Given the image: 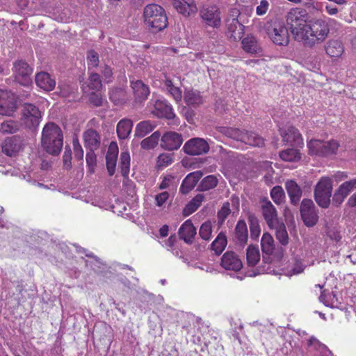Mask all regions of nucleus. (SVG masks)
<instances>
[{
    "label": "nucleus",
    "instance_id": "4be33fe9",
    "mask_svg": "<svg viewBox=\"0 0 356 356\" xmlns=\"http://www.w3.org/2000/svg\"><path fill=\"white\" fill-rule=\"evenodd\" d=\"M118 155V146L115 142H111L106 154V168L109 175H114Z\"/></svg>",
    "mask_w": 356,
    "mask_h": 356
},
{
    "label": "nucleus",
    "instance_id": "0e129e2a",
    "mask_svg": "<svg viewBox=\"0 0 356 356\" xmlns=\"http://www.w3.org/2000/svg\"><path fill=\"white\" fill-rule=\"evenodd\" d=\"M229 213H230L229 203L225 202L223 204L220 210L218 213V218L220 220H221L222 221H223L227 217V216L229 214Z\"/></svg>",
    "mask_w": 356,
    "mask_h": 356
},
{
    "label": "nucleus",
    "instance_id": "2f4dec72",
    "mask_svg": "<svg viewBox=\"0 0 356 356\" xmlns=\"http://www.w3.org/2000/svg\"><path fill=\"white\" fill-rule=\"evenodd\" d=\"M156 127V123L150 120H144L140 122L136 127L135 134H160L159 131H154Z\"/></svg>",
    "mask_w": 356,
    "mask_h": 356
},
{
    "label": "nucleus",
    "instance_id": "8fccbe9b",
    "mask_svg": "<svg viewBox=\"0 0 356 356\" xmlns=\"http://www.w3.org/2000/svg\"><path fill=\"white\" fill-rule=\"evenodd\" d=\"M88 69L90 72L92 69L98 67L99 60V55L95 50H90L87 54Z\"/></svg>",
    "mask_w": 356,
    "mask_h": 356
},
{
    "label": "nucleus",
    "instance_id": "473e14b6",
    "mask_svg": "<svg viewBox=\"0 0 356 356\" xmlns=\"http://www.w3.org/2000/svg\"><path fill=\"white\" fill-rule=\"evenodd\" d=\"M184 101L188 106L196 107L202 104V97L197 90H188L185 92Z\"/></svg>",
    "mask_w": 356,
    "mask_h": 356
},
{
    "label": "nucleus",
    "instance_id": "79ce46f5",
    "mask_svg": "<svg viewBox=\"0 0 356 356\" xmlns=\"http://www.w3.org/2000/svg\"><path fill=\"white\" fill-rule=\"evenodd\" d=\"M270 228L275 229L276 238L282 245H286L288 243L289 236L285 225L283 223L278 222L277 225L270 227Z\"/></svg>",
    "mask_w": 356,
    "mask_h": 356
},
{
    "label": "nucleus",
    "instance_id": "9d476101",
    "mask_svg": "<svg viewBox=\"0 0 356 356\" xmlns=\"http://www.w3.org/2000/svg\"><path fill=\"white\" fill-rule=\"evenodd\" d=\"M232 17L226 19V35L232 41H238L243 36L244 26L237 19L238 10H232Z\"/></svg>",
    "mask_w": 356,
    "mask_h": 356
},
{
    "label": "nucleus",
    "instance_id": "de8ad7c7",
    "mask_svg": "<svg viewBox=\"0 0 356 356\" xmlns=\"http://www.w3.org/2000/svg\"><path fill=\"white\" fill-rule=\"evenodd\" d=\"M132 128V120L124 118L121 120L117 124V134H131Z\"/></svg>",
    "mask_w": 356,
    "mask_h": 356
},
{
    "label": "nucleus",
    "instance_id": "37998d69",
    "mask_svg": "<svg viewBox=\"0 0 356 356\" xmlns=\"http://www.w3.org/2000/svg\"><path fill=\"white\" fill-rule=\"evenodd\" d=\"M243 48L245 51L254 54L257 51V42L254 37L248 36L242 40Z\"/></svg>",
    "mask_w": 356,
    "mask_h": 356
},
{
    "label": "nucleus",
    "instance_id": "a211bd4d",
    "mask_svg": "<svg viewBox=\"0 0 356 356\" xmlns=\"http://www.w3.org/2000/svg\"><path fill=\"white\" fill-rule=\"evenodd\" d=\"M175 10L185 17L197 13L198 9L194 0H172Z\"/></svg>",
    "mask_w": 356,
    "mask_h": 356
},
{
    "label": "nucleus",
    "instance_id": "7c9ffc66",
    "mask_svg": "<svg viewBox=\"0 0 356 356\" xmlns=\"http://www.w3.org/2000/svg\"><path fill=\"white\" fill-rule=\"evenodd\" d=\"M325 51L330 57L339 58L343 53V46L341 42L339 40H330L327 43Z\"/></svg>",
    "mask_w": 356,
    "mask_h": 356
},
{
    "label": "nucleus",
    "instance_id": "423d86ee",
    "mask_svg": "<svg viewBox=\"0 0 356 356\" xmlns=\"http://www.w3.org/2000/svg\"><path fill=\"white\" fill-rule=\"evenodd\" d=\"M41 118V113L37 106L32 104L23 105L21 120L29 131H37Z\"/></svg>",
    "mask_w": 356,
    "mask_h": 356
},
{
    "label": "nucleus",
    "instance_id": "052dcab7",
    "mask_svg": "<svg viewBox=\"0 0 356 356\" xmlns=\"http://www.w3.org/2000/svg\"><path fill=\"white\" fill-rule=\"evenodd\" d=\"M86 160L89 171L93 172L97 161L95 154L93 152H87Z\"/></svg>",
    "mask_w": 356,
    "mask_h": 356
},
{
    "label": "nucleus",
    "instance_id": "13d9d810",
    "mask_svg": "<svg viewBox=\"0 0 356 356\" xmlns=\"http://www.w3.org/2000/svg\"><path fill=\"white\" fill-rule=\"evenodd\" d=\"M42 134H62V130L58 124L49 122L44 125Z\"/></svg>",
    "mask_w": 356,
    "mask_h": 356
},
{
    "label": "nucleus",
    "instance_id": "dca6fc26",
    "mask_svg": "<svg viewBox=\"0 0 356 356\" xmlns=\"http://www.w3.org/2000/svg\"><path fill=\"white\" fill-rule=\"evenodd\" d=\"M355 188H356V177L342 183L333 195V204L337 206L340 205Z\"/></svg>",
    "mask_w": 356,
    "mask_h": 356
},
{
    "label": "nucleus",
    "instance_id": "680f3d73",
    "mask_svg": "<svg viewBox=\"0 0 356 356\" xmlns=\"http://www.w3.org/2000/svg\"><path fill=\"white\" fill-rule=\"evenodd\" d=\"M73 148L74 152L75 157L78 159H82L83 157V150L79 143V140L76 136L72 139Z\"/></svg>",
    "mask_w": 356,
    "mask_h": 356
},
{
    "label": "nucleus",
    "instance_id": "c85d7f7f",
    "mask_svg": "<svg viewBox=\"0 0 356 356\" xmlns=\"http://www.w3.org/2000/svg\"><path fill=\"white\" fill-rule=\"evenodd\" d=\"M285 186L291 202L296 204L300 201L302 195L300 186L293 180H288Z\"/></svg>",
    "mask_w": 356,
    "mask_h": 356
},
{
    "label": "nucleus",
    "instance_id": "39448f33",
    "mask_svg": "<svg viewBox=\"0 0 356 356\" xmlns=\"http://www.w3.org/2000/svg\"><path fill=\"white\" fill-rule=\"evenodd\" d=\"M332 191V179L327 177H322L317 183L314 191L315 200L321 207H329Z\"/></svg>",
    "mask_w": 356,
    "mask_h": 356
},
{
    "label": "nucleus",
    "instance_id": "0eeeda50",
    "mask_svg": "<svg viewBox=\"0 0 356 356\" xmlns=\"http://www.w3.org/2000/svg\"><path fill=\"white\" fill-rule=\"evenodd\" d=\"M310 154L326 156L334 153L338 149V143L335 140L310 139L307 143Z\"/></svg>",
    "mask_w": 356,
    "mask_h": 356
},
{
    "label": "nucleus",
    "instance_id": "a19ab883",
    "mask_svg": "<svg viewBox=\"0 0 356 356\" xmlns=\"http://www.w3.org/2000/svg\"><path fill=\"white\" fill-rule=\"evenodd\" d=\"M227 243V241L225 235L220 233L211 244L212 250H214L217 254H220L225 248Z\"/></svg>",
    "mask_w": 356,
    "mask_h": 356
},
{
    "label": "nucleus",
    "instance_id": "774afa93",
    "mask_svg": "<svg viewBox=\"0 0 356 356\" xmlns=\"http://www.w3.org/2000/svg\"><path fill=\"white\" fill-rule=\"evenodd\" d=\"M168 92L171 95V96L174 98L176 102L181 101L182 98V94L181 90L178 87L174 86L171 88Z\"/></svg>",
    "mask_w": 356,
    "mask_h": 356
},
{
    "label": "nucleus",
    "instance_id": "c03bdc74",
    "mask_svg": "<svg viewBox=\"0 0 356 356\" xmlns=\"http://www.w3.org/2000/svg\"><path fill=\"white\" fill-rule=\"evenodd\" d=\"M217 184L218 179L214 175H209L202 180L198 187L200 191H208L216 187Z\"/></svg>",
    "mask_w": 356,
    "mask_h": 356
},
{
    "label": "nucleus",
    "instance_id": "393cba45",
    "mask_svg": "<svg viewBox=\"0 0 356 356\" xmlns=\"http://www.w3.org/2000/svg\"><path fill=\"white\" fill-rule=\"evenodd\" d=\"M110 100L116 106H122L129 99L127 91L122 88H113L108 92Z\"/></svg>",
    "mask_w": 356,
    "mask_h": 356
},
{
    "label": "nucleus",
    "instance_id": "603ef678",
    "mask_svg": "<svg viewBox=\"0 0 356 356\" xmlns=\"http://www.w3.org/2000/svg\"><path fill=\"white\" fill-rule=\"evenodd\" d=\"M160 135H150L141 142V147L145 149L154 148L159 142V136Z\"/></svg>",
    "mask_w": 356,
    "mask_h": 356
},
{
    "label": "nucleus",
    "instance_id": "aec40b11",
    "mask_svg": "<svg viewBox=\"0 0 356 356\" xmlns=\"http://www.w3.org/2000/svg\"><path fill=\"white\" fill-rule=\"evenodd\" d=\"M131 87L136 102L142 103L147 99L150 92L149 88L141 80L131 81Z\"/></svg>",
    "mask_w": 356,
    "mask_h": 356
},
{
    "label": "nucleus",
    "instance_id": "49530a36",
    "mask_svg": "<svg viewBox=\"0 0 356 356\" xmlns=\"http://www.w3.org/2000/svg\"><path fill=\"white\" fill-rule=\"evenodd\" d=\"M130 155L128 152H123L120 154V168L123 177H127L129 172Z\"/></svg>",
    "mask_w": 356,
    "mask_h": 356
},
{
    "label": "nucleus",
    "instance_id": "f3484780",
    "mask_svg": "<svg viewBox=\"0 0 356 356\" xmlns=\"http://www.w3.org/2000/svg\"><path fill=\"white\" fill-rule=\"evenodd\" d=\"M207 143L202 138H193L188 140L184 146L185 152L191 155H200L209 151Z\"/></svg>",
    "mask_w": 356,
    "mask_h": 356
},
{
    "label": "nucleus",
    "instance_id": "2eb2a0df",
    "mask_svg": "<svg viewBox=\"0 0 356 356\" xmlns=\"http://www.w3.org/2000/svg\"><path fill=\"white\" fill-rule=\"evenodd\" d=\"M16 108V102L10 91L0 90V115H10Z\"/></svg>",
    "mask_w": 356,
    "mask_h": 356
},
{
    "label": "nucleus",
    "instance_id": "a878e982",
    "mask_svg": "<svg viewBox=\"0 0 356 356\" xmlns=\"http://www.w3.org/2000/svg\"><path fill=\"white\" fill-rule=\"evenodd\" d=\"M203 174L201 171H195L188 174L184 179L180 187V191L182 193H188L196 185Z\"/></svg>",
    "mask_w": 356,
    "mask_h": 356
},
{
    "label": "nucleus",
    "instance_id": "f257e3e1",
    "mask_svg": "<svg viewBox=\"0 0 356 356\" xmlns=\"http://www.w3.org/2000/svg\"><path fill=\"white\" fill-rule=\"evenodd\" d=\"M341 24L336 19L327 17L308 20L305 25L303 36L300 37L304 47L312 48L323 43L329 36L331 29H338Z\"/></svg>",
    "mask_w": 356,
    "mask_h": 356
},
{
    "label": "nucleus",
    "instance_id": "bf43d9fd",
    "mask_svg": "<svg viewBox=\"0 0 356 356\" xmlns=\"http://www.w3.org/2000/svg\"><path fill=\"white\" fill-rule=\"evenodd\" d=\"M250 229L251 238L252 239H257L260 235L261 229L256 219L252 218L250 220Z\"/></svg>",
    "mask_w": 356,
    "mask_h": 356
},
{
    "label": "nucleus",
    "instance_id": "69168bd1",
    "mask_svg": "<svg viewBox=\"0 0 356 356\" xmlns=\"http://www.w3.org/2000/svg\"><path fill=\"white\" fill-rule=\"evenodd\" d=\"M169 198V193L166 191L162 192L155 196L156 204L162 207Z\"/></svg>",
    "mask_w": 356,
    "mask_h": 356
},
{
    "label": "nucleus",
    "instance_id": "f8f14e48",
    "mask_svg": "<svg viewBox=\"0 0 356 356\" xmlns=\"http://www.w3.org/2000/svg\"><path fill=\"white\" fill-rule=\"evenodd\" d=\"M300 213L305 225L312 227L316 224L318 216L312 200L305 199L302 201Z\"/></svg>",
    "mask_w": 356,
    "mask_h": 356
},
{
    "label": "nucleus",
    "instance_id": "20e7f679",
    "mask_svg": "<svg viewBox=\"0 0 356 356\" xmlns=\"http://www.w3.org/2000/svg\"><path fill=\"white\" fill-rule=\"evenodd\" d=\"M199 15L202 23L209 27L218 29L220 27L221 13L220 10L215 4H203L199 10Z\"/></svg>",
    "mask_w": 356,
    "mask_h": 356
},
{
    "label": "nucleus",
    "instance_id": "f03ea898",
    "mask_svg": "<svg viewBox=\"0 0 356 356\" xmlns=\"http://www.w3.org/2000/svg\"><path fill=\"white\" fill-rule=\"evenodd\" d=\"M143 18L145 26L153 33L163 31L168 24L165 10L156 3L148 4L144 8Z\"/></svg>",
    "mask_w": 356,
    "mask_h": 356
},
{
    "label": "nucleus",
    "instance_id": "864d4df0",
    "mask_svg": "<svg viewBox=\"0 0 356 356\" xmlns=\"http://www.w3.org/2000/svg\"><path fill=\"white\" fill-rule=\"evenodd\" d=\"M284 191L281 186H275L270 192V196L276 204H280L284 198Z\"/></svg>",
    "mask_w": 356,
    "mask_h": 356
},
{
    "label": "nucleus",
    "instance_id": "c756f323",
    "mask_svg": "<svg viewBox=\"0 0 356 356\" xmlns=\"http://www.w3.org/2000/svg\"><path fill=\"white\" fill-rule=\"evenodd\" d=\"M233 138L241 140L250 146L259 147L264 145V138L260 135H234Z\"/></svg>",
    "mask_w": 356,
    "mask_h": 356
},
{
    "label": "nucleus",
    "instance_id": "e2e57ef3",
    "mask_svg": "<svg viewBox=\"0 0 356 356\" xmlns=\"http://www.w3.org/2000/svg\"><path fill=\"white\" fill-rule=\"evenodd\" d=\"M87 265H90L91 268L97 273H102V269L104 268V264H102L99 259L97 258H93L92 260L90 261H87Z\"/></svg>",
    "mask_w": 356,
    "mask_h": 356
},
{
    "label": "nucleus",
    "instance_id": "4468645a",
    "mask_svg": "<svg viewBox=\"0 0 356 356\" xmlns=\"http://www.w3.org/2000/svg\"><path fill=\"white\" fill-rule=\"evenodd\" d=\"M154 110L152 113L160 118H165L168 120H174L175 122L177 120L175 119L172 105L165 99H157L153 103Z\"/></svg>",
    "mask_w": 356,
    "mask_h": 356
},
{
    "label": "nucleus",
    "instance_id": "c9c22d12",
    "mask_svg": "<svg viewBox=\"0 0 356 356\" xmlns=\"http://www.w3.org/2000/svg\"><path fill=\"white\" fill-rule=\"evenodd\" d=\"M308 346L311 350L314 349L317 351L318 356H332L330 350L315 338H311L308 341Z\"/></svg>",
    "mask_w": 356,
    "mask_h": 356
},
{
    "label": "nucleus",
    "instance_id": "cd10ccee",
    "mask_svg": "<svg viewBox=\"0 0 356 356\" xmlns=\"http://www.w3.org/2000/svg\"><path fill=\"white\" fill-rule=\"evenodd\" d=\"M195 234L196 229L193 226L191 220L185 221L179 229V235L180 238L188 243L193 241Z\"/></svg>",
    "mask_w": 356,
    "mask_h": 356
},
{
    "label": "nucleus",
    "instance_id": "4d7b16f0",
    "mask_svg": "<svg viewBox=\"0 0 356 356\" xmlns=\"http://www.w3.org/2000/svg\"><path fill=\"white\" fill-rule=\"evenodd\" d=\"M282 140L289 143L293 140L291 145L293 146H302L303 145V140L301 138V135H281Z\"/></svg>",
    "mask_w": 356,
    "mask_h": 356
},
{
    "label": "nucleus",
    "instance_id": "5fc2aeb1",
    "mask_svg": "<svg viewBox=\"0 0 356 356\" xmlns=\"http://www.w3.org/2000/svg\"><path fill=\"white\" fill-rule=\"evenodd\" d=\"M293 261V266L288 273V275L289 276L298 275L302 273L305 267V266L302 264L301 260L298 259L296 257H294Z\"/></svg>",
    "mask_w": 356,
    "mask_h": 356
},
{
    "label": "nucleus",
    "instance_id": "412c9836",
    "mask_svg": "<svg viewBox=\"0 0 356 356\" xmlns=\"http://www.w3.org/2000/svg\"><path fill=\"white\" fill-rule=\"evenodd\" d=\"M103 87L100 75L95 72H88V79L81 86L83 93L90 91H99Z\"/></svg>",
    "mask_w": 356,
    "mask_h": 356
},
{
    "label": "nucleus",
    "instance_id": "58836bf2",
    "mask_svg": "<svg viewBox=\"0 0 356 356\" xmlns=\"http://www.w3.org/2000/svg\"><path fill=\"white\" fill-rule=\"evenodd\" d=\"M204 195L197 194L185 207L184 213L186 216L190 215L195 212L201 205L204 200Z\"/></svg>",
    "mask_w": 356,
    "mask_h": 356
},
{
    "label": "nucleus",
    "instance_id": "ddd939ff",
    "mask_svg": "<svg viewBox=\"0 0 356 356\" xmlns=\"http://www.w3.org/2000/svg\"><path fill=\"white\" fill-rule=\"evenodd\" d=\"M63 145V135H42V146L50 154L58 155Z\"/></svg>",
    "mask_w": 356,
    "mask_h": 356
},
{
    "label": "nucleus",
    "instance_id": "6e6552de",
    "mask_svg": "<svg viewBox=\"0 0 356 356\" xmlns=\"http://www.w3.org/2000/svg\"><path fill=\"white\" fill-rule=\"evenodd\" d=\"M267 33L273 43L286 46L289 42L287 28L280 22H275L267 29Z\"/></svg>",
    "mask_w": 356,
    "mask_h": 356
},
{
    "label": "nucleus",
    "instance_id": "3c124183",
    "mask_svg": "<svg viewBox=\"0 0 356 356\" xmlns=\"http://www.w3.org/2000/svg\"><path fill=\"white\" fill-rule=\"evenodd\" d=\"M211 233H212L211 222L209 221H207V222H204L201 225V227L200 228V231H199V234L201 236V238L206 241L209 240L211 236Z\"/></svg>",
    "mask_w": 356,
    "mask_h": 356
},
{
    "label": "nucleus",
    "instance_id": "f704fd0d",
    "mask_svg": "<svg viewBox=\"0 0 356 356\" xmlns=\"http://www.w3.org/2000/svg\"><path fill=\"white\" fill-rule=\"evenodd\" d=\"M246 260L249 266H255L260 261V252L258 247L249 245L246 252Z\"/></svg>",
    "mask_w": 356,
    "mask_h": 356
},
{
    "label": "nucleus",
    "instance_id": "bb28decb",
    "mask_svg": "<svg viewBox=\"0 0 356 356\" xmlns=\"http://www.w3.org/2000/svg\"><path fill=\"white\" fill-rule=\"evenodd\" d=\"M161 146L168 150L177 149L182 144L181 135H162Z\"/></svg>",
    "mask_w": 356,
    "mask_h": 356
},
{
    "label": "nucleus",
    "instance_id": "09e8293b",
    "mask_svg": "<svg viewBox=\"0 0 356 356\" xmlns=\"http://www.w3.org/2000/svg\"><path fill=\"white\" fill-rule=\"evenodd\" d=\"M100 72L102 76V79L106 83H110L113 81L114 76H113V68L106 65L104 64L103 65H101L100 67Z\"/></svg>",
    "mask_w": 356,
    "mask_h": 356
},
{
    "label": "nucleus",
    "instance_id": "e433bc0d",
    "mask_svg": "<svg viewBox=\"0 0 356 356\" xmlns=\"http://www.w3.org/2000/svg\"><path fill=\"white\" fill-rule=\"evenodd\" d=\"M261 245L263 252L266 254H270L275 248L274 240L272 236L268 233H264L261 241Z\"/></svg>",
    "mask_w": 356,
    "mask_h": 356
},
{
    "label": "nucleus",
    "instance_id": "ea45409f",
    "mask_svg": "<svg viewBox=\"0 0 356 356\" xmlns=\"http://www.w3.org/2000/svg\"><path fill=\"white\" fill-rule=\"evenodd\" d=\"M280 157L283 161L293 162L300 159V154L296 149L289 148L281 152Z\"/></svg>",
    "mask_w": 356,
    "mask_h": 356
},
{
    "label": "nucleus",
    "instance_id": "9b49d317",
    "mask_svg": "<svg viewBox=\"0 0 356 356\" xmlns=\"http://www.w3.org/2000/svg\"><path fill=\"white\" fill-rule=\"evenodd\" d=\"M24 141L20 135L8 136L1 143L2 152L8 156H17L24 148Z\"/></svg>",
    "mask_w": 356,
    "mask_h": 356
},
{
    "label": "nucleus",
    "instance_id": "a18cd8bd",
    "mask_svg": "<svg viewBox=\"0 0 356 356\" xmlns=\"http://www.w3.org/2000/svg\"><path fill=\"white\" fill-rule=\"evenodd\" d=\"M173 161V154L170 153L161 154L156 161V167L158 169H163L170 165Z\"/></svg>",
    "mask_w": 356,
    "mask_h": 356
},
{
    "label": "nucleus",
    "instance_id": "b1692460",
    "mask_svg": "<svg viewBox=\"0 0 356 356\" xmlns=\"http://www.w3.org/2000/svg\"><path fill=\"white\" fill-rule=\"evenodd\" d=\"M35 83L38 87L46 91L52 90L56 86V81L50 74L45 72H41L35 76Z\"/></svg>",
    "mask_w": 356,
    "mask_h": 356
},
{
    "label": "nucleus",
    "instance_id": "6e6d98bb",
    "mask_svg": "<svg viewBox=\"0 0 356 356\" xmlns=\"http://www.w3.org/2000/svg\"><path fill=\"white\" fill-rule=\"evenodd\" d=\"M98 91H90L88 92L89 102L95 107L101 106L103 104V98Z\"/></svg>",
    "mask_w": 356,
    "mask_h": 356
},
{
    "label": "nucleus",
    "instance_id": "1a4fd4ad",
    "mask_svg": "<svg viewBox=\"0 0 356 356\" xmlns=\"http://www.w3.org/2000/svg\"><path fill=\"white\" fill-rule=\"evenodd\" d=\"M13 71L15 81L19 84L28 86L32 83V67L24 60H18L15 62Z\"/></svg>",
    "mask_w": 356,
    "mask_h": 356
},
{
    "label": "nucleus",
    "instance_id": "7ed1b4c3",
    "mask_svg": "<svg viewBox=\"0 0 356 356\" xmlns=\"http://www.w3.org/2000/svg\"><path fill=\"white\" fill-rule=\"evenodd\" d=\"M306 10L299 8L291 9L286 15V23L296 41L303 36V30L307 20Z\"/></svg>",
    "mask_w": 356,
    "mask_h": 356
},
{
    "label": "nucleus",
    "instance_id": "338daca9",
    "mask_svg": "<svg viewBox=\"0 0 356 356\" xmlns=\"http://www.w3.org/2000/svg\"><path fill=\"white\" fill-rule=\"evenodd\" d=\"M175 180V177L172 175H168L163 177L159 188L161 189H165L172 185Z\"/></svg>",
    "mask_w": 356,
    "mask_h": 356
},
{
    "label": "nucleus",
    "instance_id": "4c0bfd02",
    "mask_svg": "<svg viewBox=\"0 0 356 356\" xmlns=\"http://www.w3.org/2000/svg\"><path fill=\"white\" fill-rule=\"evenodd\" d=\"M21 124L12 120L4 121L1 124V134H15L19 131Z\"/></svg>",
    "mask_w": 356,
    "mask_h": 356
},
{
    "label": "nucleus",
    "instance_id": "6ab92c4d",
    "mask_svg": "<svg viewBox=\"0 0 356 356\" xmlns=\"http://www.w3.org/2000/svg\"><path fill=\"white\" fill-rule=\"evenodd\" d=\"M220 265L226 270L234 272L240 270L243 267L241 260L233 252H227L222 255Z\"/></svg>",
    "mask_w": 356,
    "mask_h": 356
},
{
    "label": "nucleus",
    "instance_id": "5701e85b",
    "mask_svg": "<svg viewBox=\"0 0 356 356\" xmlns=\"http://www.w3.org/2000/svg\"><path fill=\"white\" fill-rule=\"evenodd\" d=\"M262 212L269 227H275L280 222L277 217L275 208L270 202L268 201L264 203L262 205Z\"/></svg>",
    "mask_w": 356,
    "mask_h": 356
},
{
    "label": "nucleus",
    "instance_id": "72a5a7b5",
    "mask_svg": "<svg viewBox=\"0 0 356 356\" xmlns=\"http://www.w3.org/2000/svg\"><path fill=\"white\" fill-rule=\"evenodd\" d=\"M235 237L238 243L244 245L248 240V228L243 220H239L235 228Z\"/></svg>",
    "mask_w": 356,
    "mask_h": 356
}]
</instances>
